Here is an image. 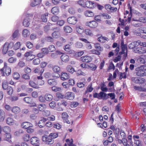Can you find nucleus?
I'll list each match as a JSON object with an SVG mask.
<instances>
[{
	"mask_svg": "<svg viewBox=\"0 0 146 146\" xmlns=\"http://www.w3.org/2000/svg\"><path fill=\"white\" fill-rule=\"evenodd\" d=\"M136 75L138 76H146V69L143 66L137 68L135 69Z\"/></svg>",
	"mask_w": 146,
	"mask_h": 146,
	"instance_id": "1",
	"label": "nucleus"
},
{
	"mask_svg": "<svg viewBox=\"0 0 146 146\" xmlns=\"http://www.w3.org/2000/svg\"><path fill=\"white\" fill-rule=\"evenodd\" d=\"M42 140L47 145H52L54 142V140L52 139L51 137H49V135L48 137L46 135L43 136Z\"/></svg>",
	"mask_w": 146,
	"mask_h": 146,
	"instance_id": "2",
	"label": "nucleus"
},
{
	"mask_svg": "<svg viewBox=\"0 0 146 146\" xmlns=\"http://www.w3.org/2000/svg\"><path fill=\"white\" fill-rule=\"evenodd\" d=\"M133 50L134 52L138 54H143L146 53V49L142 47L135 48Z\"/></svg>",
	"mask_w": 146,
	"mask_h": 146,
	"instance_id": "3",
	"label": "nucleus"
},
{
	"mask_svg": "<svg viewBox=\"0 0 146 146\" xmlns=\"http://www.w3.org/2000/svg\"><path fill=\"white\" fill-rule=\"evenodd\" d=\"M31 143L35 146H39L40 145V140L37 137H33L31 139Z\"/></svg>",
	"mask_w": 146,
	"mask_h": 146,
	"instance_id": "4",
	"label": "nucleus"
},
{
	"mask_svg": "<svg viewBox=\"0 0 146 146\" xmlns=\"http://www.w3.org/2000/svg\"><path fill=\"white\" fill-rule=\"evenodd\" d=\"M86 26L91 28H95L98 25V23L95 21H87L85 23Z\"/></svg>",
	"mask_w": 146,
	"mask_h": 146,
	"instance_id": "5",
	"label": "nucleus"
},
{
	"mask_svg": "<svg viewBox=\"0 0 146 146\" xmlns=\"http://www.w3.org/2000/svg\"><path fill=\"white\" fill-rule=\"evenodd\" d=\"M92 59L91 56L86 55L82 56L80 58V60L83 62H91Z\"/></svg>",
	"mask_w": 146,
	"mask_h": 146,
	"instance_id": "6",
	"label": "nucleus"
},
{
	"mask_svg": "<svg viewBox=\"0 0 146 146\" xmlns=\"http://www.w3.org/2000/svg\"><path fill=\"white\" fill-rule=\"evenodd\" d=\"M13 44L12 42H11L9 44L8 42L5 43L4 44L2 50L3 53V54H6L8 51L9 46V45H13Z\"/></svg>",
	"mask_w": 146,
	"mask_h": 146,
	"instance_id": "7",
	"label": "nucleus"
},
{
	"mask_svg": "<svg viewBox=\"0 0 146 146\" xmlns=\"http://www.w3.org/2000/svg\"><path fill=\"white\" fill-rule=\"evenodd\" d=\"M74 97V94L72 92H68L66 93L64 96V98L66 99L69 100H73Z\"/></svg>",
	"mask_w": 146,
	"mask_h": 146,
	"instance_id": "8",
	"label": "nucleus"
},
{
	"mask_svg": "<svg viewBox=\"0 0 146 146\" xmlns=\"http://www.w3.org/2000/svg\"><path fill=\"white\" fill-rule=\"evenodd\" d=\"M67 21L70 24H75L77 22V19L74 17H70L68 18Z\"/></svg>",
	"mask_w": 146,
	"mask_h": 146,
	"instance_id": "9",
	"label": "nucleus"
},
{
	"mask_svg": "<svg viewBox=\"0 0 146 146\" xmlns=\"http://www.w3.org/2000/svg\"><path fill=\"white\" fill-rule=\"evenodd\" d=\"M133 80L136 83H143L145 81V79L140 78L138 79L137 77H133L132 78Z\"/></svg>",
	"mask_w": 146,
	"mask_h": 146,
	"instance_id": "10",
	"label": "nucleus"
},
{
	"mask_svg": "<svg viewBox=\"0 0 146 146\" xmlns=\"http://www.w3.org/2000/svg\"><path fill=\"white\" fill-rule=\"evenodd\" d=\"M94 3L93 2L89 1H86L85 4V7L89 8H92L94 7Z\"/></svg>",
	"mask_w": 146,
	"mask_h": 146,
	"instance_id": "11",
	"label": "nucleus"
},
{
	"mask_svg": "<svg viewBox=\"0 0 146 146\" xmlns=\"http://www.w3.org/2000/svg\"><path fill=\"white\" fill-rule=\"evenodd\" d=\"M4 69H5V73L6 76H8L11 74V69L9 67L7 66L6 63H4Z\"/></svg>",
	"mask_w": 146,
	"mask_h": 146,
	"instance_id": "12",
	"label": "nucleus"
},
{
	"mask_svg": "<svg viewBox=\"0 0 146 146\" xmlns=\"http://www.w3.org/2000/svg\"><path fill=\"white\" fill-rule=\"evenodd\" d=\"M121 46L122 51L119 52V54H124L125 57L127 56V46L126 45H123Z\"/></svg>",
	"mask_w": 146,
	"mask_h": 146,
	"instance_id": "13",
	"label": "nucleus"
},
{
	"mask_svg": "<svg viewBox=\"0 0 146 146\" xmlns=\"http://www.w3.org/2000/svg\"><path fill=\"white\" fill-rule=\"evenodd\" d=\"M46 121V118L44 117L41 118V119L39 121L38 123V125L40 128L42 127L43 126L45 125V122Z\"/></svg>",
	"mask_w": 146,
	"mask_h": 146,
	"instance_id": "14",
	"label": "nucleus"
},
{
	"mask_svg": "<svg viewBox=\"0 0 146 146\" xmlns=\"http://www.w3.org/2000/svg\"><path fill=\"white\" fill-rule=\"evenodd\" d=\"M21 126L25 129H27L30 127H33V125L29 122H25L21 124Z\"/></svg>",
	"mask_w": 146,
	"mask_h": 146,
	"instance_id": "15",
	"label": "nucleus"
},
{
	"mask_svg": "<svg viewBox=\"0 0 146 146\" xmlns=\"http://www.w3.org/2000/svg\"><path fill=\"white\" fill-rule=\"evenodd\" d=\"M44 71V69L38 67L34 70V72L35 73H39L40 75H42Z\"/></svg>",
	"mask_w": 146,
	"mask_h": 146,
	"instance_id": "16",
	"label": "nucleus"
},
{
	"mask_svg": "<svg viewBox=\"0 0 146 146\" xmlns=\"http://www.w3.org/2000/svg\"><path fill=\"white\" fill-rule=\"evenodd\" d=\"M62 54V52L59 51L57 50L54 53H52L51 54V57L53 58H57L59 55Z\"/></svg>",
	"mask_w": 146,
	"mask_h": 146,
	"instance_id": "17",
	"label": "nucleus"
},
{
	"mask_svg": "<svg viewBox=\"0 0 146 146\" xmlns=\"http://www.w3.org/2000/svg\"><path fill=\"white\" fill-rule=\"evenodd\" d=\"M31 5L32 7H34L39 5L42 1V0H32Z\"/></svg>",
	"mask_w": 146,
	"mask_h": 146,
	"instance_id": "18",
	"label": "nucleus"
},
{
	"mask_svg": "<svg viewBox=\"0 0 146 146\" xmlns=\"http://www.w3.org/2000/svg\"><path fill=\"white\" fill-rule=\"evenodd\" d=\"M84 15L87 17H92L94 15V13L90 11L86 10L84 12Z\"/></svg>",
	"mask_w": 146,
	"mask_h": 146,
	"instance_id": "19",
	"label": "nucleus"
},
{
	"mask_svg": "<svg viewBox=\"0 0 146 146\" xmlns=\"http://www.w3.org/2000/svg\"><path fill=\"white\" fill-rule=\"evenodd\" d=\"M69 77V75L66 73L62 72L60 76L61 79L63 80L68 79Z\"/></svg>",
	"mask_w": 146,
	"mask_h": 146,
	"instance_id": "20",
	"label": "nucleus"
},
{
	"mask_svg": "<svg viewBox=\"0 0 146 146\" xmlns=\"http://www.w3.org/2000/svg\"><path fill=\"white\" fill-rule=\"evenodd\" d=\"M61 58L62 60L64 62H67L69 60V56L65 54H63L61 56Z\"/></svg>",
	"mask_w": 146,
	"mask_h": 146,
	"instance_id": "21",
	"label": "nucleus"
},
{
	"mask_svg": "<svg viewBox=\"0 0 146 146\" xmlns=\"http://www.w3.org/2000/svg\"><path fill=\"white\" fill-rule=\"evenodd\" d=\"M7 123L10 125H13L15 123V121L11 117H8L6 119Z\"/></svg>",
	"mask_w": 146,
	"mask_h": 146,
	"instance_id": "22",
	"label": "nucleus"
},
{
	"mask_svg": "<svg viewBox=\"0 0 146 146\" xmlns=\"http://www.w3.org/2000/svg\"><path fill=\"white\" fill-rule=\"evenodd\" d=\"M120 135L121 137V138L122 139V140H123V143L126 142H127V140L126 139V136L125 133L124 131L123 130H121L120 131Z\"/></svg>",
	"mask_w": 146,
	"mask_h": 146,
	"instance_id": "23",
	"label": "nucleus"
},
{
	"mask_svg": "<svg viewBox=\"0 0 146 146\" xmlns=\"http://www.w3.org/2000/svg\"><path fill=\"white\" fill-rule=\"evenodd\" d=\"M139 45L137 41H135L131 43L128 45L129 48L130 49L135 48L134 47Z\"/></svg>",
	"mask_w": 146,
	"mask_h": 146,
	"instance_id": "24",
	"label": "nucleus"
},
{
	"mask_svg": "<svg viewBox=\"0 0 146 146\" xmlns=\"http://www.w3.org/2000/svg\"><path fill=\"white\" fill-rule=\"evenodd\" d=\"M31 20L28 19V18H26L23 22V25L25 27H28L30 25Z\"/></svg>",
	"mask_w": 146,
	"mask_h": 146,
	"instance_id": "25",
	"label": "nucleus"
},
{
	"mask_svg": "<svg viewBox=\"0 0 146 146\" xmlns=\"http://www.w3.org/2000/svg\"><path fill=\"white\" fill-rule=\"evenodd\" d=\"M5 140L8 141L9 142H11V134L9 133H5Z\"/></svg>",
	"mask_w": 146,
	"mask_h": 146,
	"instance_id": "26",
	"label": "nucleus"
},
{
	"mask_svg": "<svg viewBox=\"0 0 146 146\" xmlns=\"http://www.w3.org/2000/svg\"><path fill=\"white\" fill-rule=\"evenodd\" d=\"M133 21H135L137 22L139 21L140 22H142L144 23H146V17H141L139 18V19L135 20L134 19H132Z\"/></svg>",
	"mask_w": 146,
	"mask_h": 146,
	"instance_id": "27",
	"label": "nucleus"
},
{
	"mask_svg": "<svg viewBox=\"0 0 146 146\" xmlns=\"http://www.w3.org/2000/svg\"><path fill=\"white\" fill-rule=\"evenodd\" d=\"M5 113L2 110L0 109V121H3L5 118Z\"/></svg>",
	"mask_w": 146,
	"mask_h": 146,
	"instance_id": "28",
	"label": "nucleus"
},
{
	"mask_svg": "<svg viewBox=\"0 0 146 146\" xmlns=\"http://www.w3.org/2000/svg\"><path fill=\"white\" fill-rule=\"evenodd\" d=\"M38 108L40 111H43L46 107V106L44 104H39L38 106Z\"/></svg>",
	"mask_w": 146,
	"mask_h": 146,
	"instance_id": "29",
	"label": "nucleus"
},
{
	"mask_svg": "<svg viewBox=\"0 0 146 146\" xmlns=\"http://www.w3.org/2000/svg\"><path fill=\"white\" fill-rule=\"evenodd\" d=\"M76 31L78 33L80 34L83 33L84 31L83 27L79 25H76Z\"/></svg>",
	"mask_w": 146,
	"mask_h": 146,
	"instance_id": "30",
	"label": "nucleus"
},
{
	"mask_svg": "<svg viewBox=\"0 0 146 146\" xmlns=\"http://www.w3.org/2000/svg\"><path fill=\"white\" fill-rule=\"evenodd\" d=\"M137 60L138 62L141 64H145V60L144 59L142 55H140V56L137 58Z\"/></svg>",
	"mask_w": 146,
	"mask_h": 146,
	"instance_id": "31",
	"label": "nucleus"
},
{
	"mask_svg": "<svg viewBox=\"0 0 146 146\" xmlns=\"http://www.w3.org/2000/svg\"><path fill=\"white\" fill-rule=\"evenodd\" d=\"M64 31L67 33H70L72 31V29L69 26L67 25L64 27Z\"/></svg>",
	"mask_w": 146,
	"mask_h": 146,
	"instance_id": "32",
	"label": "nucleus"
},
{
	"mask_svg": "<svg viewBox=\"0 0 146 146\" xmlns=\"http://www.w3.org/2000/svg\"><path fill=\"white\" fill-rule=\"evenodd\" d=\"M52 35L53 38H57L59 37L60 36V33L58 31H54L52 34Z\"/></svg>",
	"mask_w": 146,
	"mask_h": 146,
	"instance_id": "33",
	"label": "nucleus"
},
{
	"mask_svg": "<svg viewBox=\"0 0 146 146\" xmlns=\"http://www.w3.org/2000/svg\"><path fill=\"white\" fill-rule=\"evenodd\" d=\"M45 98L46 100L50 101L52 100L53 97L50 94H46L45 95Z\"/></svg>",
	"mask_w": 146,
	"mask_h": 146,
	"instance_id": "34",
	"label": "nucleus"
},
{
	"mask_svg": "<svg viewBox=\"0 0 146 146\" xmlns=\"http://www.w3.org/2000/svg\"><path fill=\"white\" fill-rule=\"evenodd\" d=\"M30 35V32L27 29H24L23 31L22 35L24 37H27Z\"/></svg>",
	"mask_w": 146,
	"mask_h": 146,
	"instance_id": "35",
	"label": "nucleus"
},
{
	"mask_svg": "<svg viewBox=\"0 0 146 146\" xmlns=\"http://www.w3.org/2000/svg\"><path fill=\"white\" fill-rule=\"evenodd\" d=\"M66 70L68 72L72 74L75 71L74 69L71 65H68L67 66Z\"/></svg>",
	"mask_w": 146,
	"mask_h": 146,
	"instance_id": "36",
	"label": "nucleus"
},
{
	"mask_svg": "<svg viewBox=\"0 0 146 146\" xmlns=\"http://www.w3.org/2000/svg\"><path fill=\"white\" fill-rule=\"evenodd\" d=\"M48 84L51 86H55L56 84V82L54 79H50L48 81Z\"/></svg>",
	"mask_w": 146,
	"mask_h": 146,
	"instance_id": "37",
	"label": "nucleus"
},
{
	"mask_svg": "<svg viewBox=\"0 0 146 146\" xmlns=\"http://www.w3.org/2000/svg\"><path fill=\"white\" fill-rule=\"evenodd\" d=\"M29 85L32 87L38 89L39 88L38 85L36 84L35 82L32 81H29Z\"/></svg>",
	"mask_w": 146,
	"mask_h": 146,
	"instance_id": "38",
	"label": "nucleus"
},
{
	"mask_svg": "<svg viewBox=\"0 0 146 146\" xmlns=\"http://www.w3.org/2000/svg\"><path fill=\"white\" fill-rule=\"evenodd\" d=\"M48 15V14L47 13H46L44 14L41 16V19L43 22H46L47 21L46 16H47Z\"/></svg>",
	"mask_w": 146,
	"mask_h": 146,
	"instance_id": "39",
	"label": "nucleus"
},
{
	"mask_svg": "<svg viewBox=\"0 0 146 146\" xmlns=\"http://www.w3.org/2000/svg\"><path fill=\"white\" fill-rule=\"evenodd\" d=\"M62 118L63 120V121H66V119H67L68 118L69 116L67 113L64 112L62 114Z\"/></svg>",
	"mask_w": 146,
	"mask_h": 146,
	"instance_id": "40",
	"label": "nucleus"
},
{
	"mask_svg": "<svg viewBox=\"0 0 146 146\" xmlns=\"http://www.w3.org/2000/svg\"><path fill=\"white\" fill-rule=\"evenodd\" d=\"M93 90V88L92 87V84H90L88 86L85 92L86 93L90 92Z\"/></svg>",
	"mask_w": 146,
	"mask_h": 146,
	"instance_id": "41",
	"label": "nucleus"
},
{
	"mask_svg": "<svg viewBox=\"0 0 146 146\" xmlns=\"http://www.w3.org/2000/svg\"><path fill=\"white\" fill-rule=\"evenodd\" d=\"M58 106L62 107L64 106H66L67 105V103L64 101H62L61 102H58L57 104Z\"/></svg>",
	"mask_w": 146,
	"mask_h": 146,
	"instance_id": "42",
	"label": "nucleus"
},
{
	"mask_svg": "<svg viewBox=\"0 0 146 146\" xmlns=\"http://www.w3.org/2000/svg\"><path fill=\"white\" fill-rule=\"evenodd\" d=\"M52 69L53 71L56 73L59 72L60 70V68L56 65L53 66Z\"/></svg>",
	"mask_w": 146,
	"mask_h": 146,
	"instance_id": "43",
	"label": "nucleus"
},
{
	"mask_svg": "<svg viewBox=\"0 0 146 146\" xmlns=\"http://www.w3.org/2000/svg\"><path fill=\"white\" fill-rule=\"evenodd\" d=\"M85 33L87 35L90 36H92L93 35V33L92 31L89 29H86L85 30Z\"/></svg>",
	"mask_w": 146,
	"mask_h": 146,
	"instance_id": "44",
	"label": "nucleus"
},
{
	"mask_svg": "<svg viewBox=\"0 0 146 146\" xmlns=\"http://www.w3.org/2000/svg\"><path fill=\"white\" fill-rule=\"evenodd\" d=\"M86 1V0H80L77 1V3L81 6L84 7Z\"/></svg>",
	"mask_w": 146,
	"mask_h": 146,
	"instance_id": "45",
	"label": "nucleus"
},
{
	"mask_svg": "<svg viewBox=\"0 0 146 146\" xmlns=\"http://www.w3.org/2000/svg\"><path fill=\"white\" fill-rule=\"evenodd\" d=\"M107 94L102 92H101L98 93L99 99H101L103 98L106 97Z\"/></svg>",
	"mask_w": 146,
	"mask_h": 146,
	"instance_id": "46",
	"label": "nucleus"
},
{
	"mask_svg": "<svg viewBox=\"0 0 146 146\" xmlns=\"http://www.w3.org/2000/svg\"><path fill=\"white\" fill-rule=\"evenodd\" d=\"M108 38L105 37L100 36L98 38V40L101 42H104L107 40Z\"/></svg>",
	"mask_w": 146,
	"mask_h": 146,
	"instance_id": "47",
	"label": "nucleus"
},
{
	"mask_svg": "<svg viewBox=\"0 0 146 146\" xmlns=\"http://www.w3.org/2000/svg\"><path fill=\"white\" fill-rule=\"evenodd\" d=\"M3 129L5 133H9L11 131L10 128L8 126H4L3 128Z\"/></svg>",
	"mask_w": 146,
	"mask_h": 146,
	"instance_id": "48",
	"label": "nucleus"
},
{
	"mask_svg": "<svg viewBox=\"0 0 146 146\" xmlns=\"http://www.w3.org/2000/svg\"><path fill=\"white\" fill-rule=\"evenodd\" d=\"M97 67L96 66L93 64H90L88 65V68H90L91 70L93 71L95 70Z\"/></svg>",
	"mask_w": 146,
	"mask_h": 146,
	"instance_id": "49",
	"label": "nucleus"
},
{
	"mask_svg": "<svg viewBox=\"0 0 146 146\" xmlns=\"http://www.w3.org/2000/svg\"><path fill=\"white\" fill-rule=\"evenodd\" d=\"M58 9L56 7H53L51 9L52 13L54 14L57 13L58 12Z\"/></svg>",
	"mask_w": 146,
	"mask_h": 146,
	"instance_id": "50",
	"label": "nucleus"
},
{
	"mask_svg": "<svg viewBox=\"0 0 146 146\" xmlns=\"http://www.w3.org/2000/svg\"><path fill=\"white\" fill-rule=\"evenodd\" d=\"M23 139L24 141H28L29 140V135L28 134H25L23 136Z\"/></svg>",
	"mask_w": 146,
	"mask_h": 146,
	"instance_id": "51",
	"label": "nucleus"
},
{
	"mask_svg": "<svg viewBox=\"0 0 146 146\" xmlns=\"http://www.w3.org/2000/svg\"><path fill=\"white\" fill-rule=\"evenodd\" d=\"M49 135V137H51L52 139H55L57 138L58 136V134L56 133H50Z\"/></svg>",
	"mask_w": 146,
	"mask_h": 146,
	"instance_id": "52",
	"label": "nucleus"
},
{
	"mask_svg": "<svg viewBox=\"0 0 146 146\" xmlns=\"http://www.w3.org/2000/svg\"><path fill=\"white\" fill-rule=\"evenodd\" d=\"M2 86L3 89L4 90L7 89L9 87H8V84L7 82L6 81H4L3 82Z\"/></svg>",
	"mask_w": 146,
	"mask_h": 146,
	"instance_id": "53",
	"label": "nucleus"
},
{
	"mask_svg": "<svg viewBox=\"0 0 146 146\" xmlns=\"http://www.w3.org/2000/svg\"><path fill=\"white\" fill-rule=\"evenodd\" d=\"M23 100L26 103H30L31 102L32 100V99L31 97H25L23 99Z\"/></svg>",
	"mask_w": 146,
	"mask_h": 146,
	"instance_id": "54",
	"label": "nucleus"
},
{
	"mask_svg": "<svg viewBox=\"0 0 146 146\" xmlns=\"http://www.w3.org/2000/svg\"><path fill=\"white\" fill-rule=\"evenodd\" d=\"M7 90V93L8 94L10 95H12L13 92V90L11 87L9 86V87Z\"/></svg>",
	"mask_w": 146,
	"mask_h": 146,
	"instance_id": "55",
	"label": "nucleus"
},
{
	"mask_svg": "<svg viewBox=\"0 0 146 146\" xmlns=\"http://www.w3.org/2000/svg\"><path fill=\"white\" fill-rule=\"evenodd\" d=\"M53 127L54 128L59 129L61 128L62 125L59 123H55L53 124Z\"/></svg>",
	"mask_w": 146,
	"mask_h": 146,
	"instance_id": "56",
	"label": "nucleus"
},
{
	"mask_svg": "<svg viewBox=\"0 0 146 146\" xmlns=\"http://www.w3.org/2000/svg\"><path fill=\"white\" fill-rule=\"evenodd\" d=\"M48 50L51 52L54 51L55 50L56 48L53 45H50L48 47Z\"/></svg>",
	"mask_w": 146,
	"mask_h": 146,
	"instance_id": "57",
	"label": "nucleus"
},
{
	"mask_svg": "<svg viewBox=\"0 0 146 146\" xmlns=\"http://www.w3.org/2000/svg\"><path fill=\"white\" fill-rule=\"evenodd\" d=\"M43 111L42 114L44 116H48L50 115V112L48 110H44Z\"/></svg>",
	"mask_w": 146,
	"mask_h": 146,
	"instance_id": "58",
	"label": "nucleus"
},
{
	"mask_svg": "<svg viewBox=\"0 0 146 146\" xmlns=\"http://www.w3.org/2000/svg\"><path fill=\"white\" fill-rule=\"evenodd\" d=\"M95 48L100 51H102L103 50V49L102 48L99 44H95Z\"/></svg>",
	"mask_w": 146,
	"mask_h": 146,
	"instance_id": "59",
	"label": "nucleus"
},
{
	"mask_svg": "<svg viewBox=\"0 0 146 146\" xmlns=\"http://www.w3.org/2000/svg\"><path fill=\"white\" fill-rule=\"evenodd\" d=\"M78 105V103L77 102H73L71 103L70 106L72 108H75Z\"/></svg>",
	"mask_w": 146,
	"mask_h": 146,
	"instance_id": "60",
	"label": "nucleus"
},
{
	"mask_svg": "<svg viewBox=\"0 0 146 146\" xmlns=\"http://www.w3.org/2000/svg\"><path fill=\"white\" fill-rule=\"evenodd\" d=\"M64 21L62 20L58 21L57 22V25L60 26H62L64 25Z\"/></svg>",
	"mask_w": 146,
	"mask_h": 146,
	"instance_id": "61",
	"label": "nucleus"
},
{
	"mask_svg": "<svg viewBox=\"0 0 146 146\" xmlns=\"http://www.w3.org/2000/svg\"><path fill=\"white\" fill-rule=\"evenodd\" d=\"M40 62V60L39 58H36L33 60V63L35 65H37L39 64Z\"/></svg>",
	"mask_w": 146,
	"mask_h": 146,
	"instance_id": "62",
	"label": "nucleus"
},
{
	"mask_svg": "<svg viewBox=\"0 0 146 146\" xmlns=\"http://www.w3.org/2000/svg\"><path fill=\"white\" fill-rule=\"evenodd\" d=\"M64 50L66 52H69L71 50L70 46L69 44L65 45L64 47Z\"/></svg>",
	"mask_w": 146,
	"mask_h": 146,
	"instance_id": "63",
	"label": "nucleus"
},
{
	"mask_svg": "<svg viewBox=\"0 0 146 146\" xmlns=\"http://www.w3.org/2000/svg\"><path fill=\"white\" fill-rule=\"evenodd\" d=\"M142 24L140 22H138L137 23L133 22L132 23L133 26L135 27H140L141 26H142Z\"/></svg>",
	"mask_w": 146,
	"mask_h": 146,
	"instance_id": "64",
	"label": "nucleus"
}]
</instances>
